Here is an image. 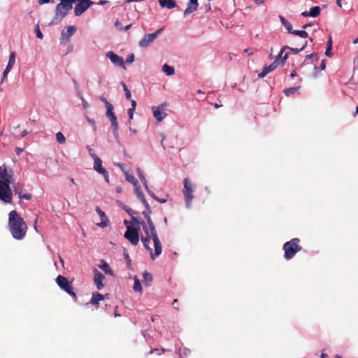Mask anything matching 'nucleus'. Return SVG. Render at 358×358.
Instances as JSON below:
<instances>
[{
  "label": "nucleus",
  "mask_w": 358,
  "mask_h": 358,
  "mask_svg": "<svg viewBox=\"0 0 358 358\" xmlns=\"http://www.w3.org/2000/svg\"><path fill=\"white\" fill-rule=\"evenodd\" d=\"M142 226L145 236H141V240L145 248L150 252L152 259H155L162 252V243L158 238L155 226H145V222L142 220L140 226Z\"/></svg>",
  "instance_id": "obj_1"
},
{
  "label": "nucleus",
  "mask_w": 358,
  "mask_h": 358,
  "mask_svg": "<svg viewBox=\"0 0 358 358\" xmlns=\"http://www.w3.org/2000/svg\"><path fill=\"white\" fill-rule=\"evenodd\" d=\"M8 227L15 239L22 240L26 235L27 227L22 217L16 210H12L8 215Z\"/></svg>",
  "instance_id": "obj_2"
},
{
  "label": "nucleus",
  "mask_w": 358,
  "mask_h": 358,
  "mask_svg": "<svg viewBox=\"0 0 358 358\" xmlns=\"http://www.w3.org/2000/svg\"><path fill=\"white\" fill-rule=\"evenodd\" d=\"M59 1L60 2L56 6L55 16L50 23L51 25L59 24L73 8V1L71 0Z\"/></svg>",
  "instance_id": "obj_3"
},
{
  "label": "nucleus",
  "mask_w": 358,
  "mask_h": 358,
  "mask_svg": "<svg viewBox=\"0 0 358 358\" xmlns=\"http://www.w3.org/2000/svg\"><path fill=\"white\" fill-rule=\"evenodd\" d=\"M300 239L294 238L289 241H287L283 245V250L285 252L284 257L286 259H292L295 255L301 250L302 247L299 245Z\"/></svg>",
  "instance_id": "obj_4"
},
{
  "label": "nucleus",
  "mask_w": 358,
  "mask_h": 358,
  "mask_svg": "<svg viewBox=\"0 0 358 358\" xmlns=\"http://www.w3.org/2000/svg\"><path fill=\"white\" fill-rule=\"evenodd\" d=\"M140 224H132V226H127L124 233V238L133 245H137L139 242Z\"/></svg>",
  "instance_id": "obj_5"
},
{
  "label": "nucleus",
  "mask_w": 358,
  "mask_h": 358,
  "mask_svg": "<svg viewBox=\"0 0 358 358\" xmlns=\"http://www.w3.org/2000/svg\"><path fill=\"white\" fill-rule=\"evenodd\" d=\"M56 282L62 289L71 295L75 301H77L78 298L76 292L73 291L72 284L69 282L66 277L59 275L56 278Z\"/></svg>",
  "instance_id": "obj_6"
},
{
  "label": "nucleus",
  "mask_w": 358,
  "mask_h": 358,
  "mask_svg": "<svg viewBox=\"0 0 358 358\" xmlns=\"http://www.w3.org/2000/svg\"><path fill=\"white\" fill-rule=\"evenodd\" d=\"M183 182V194L185 196V204L186 206L189 208L191 206L192 199L194 198V185L192 184L191 181L188 178H185Z\"/></svg>",
  "instance_id": "obj_7"
},
{
  "label": "nucleus",
  "mask_w": 358,
  "mask_h": 358,
  "mask_svg": "<svg viewBox=\"0 0 358 358\" xmlns=\"http://www.w3.org/2000/svg\"><path fill=\"white\" fill-rule=\"evenodd\" d=\"M78 1L74 8V13L76 16L81 15L88 8L94 4L90 0H73V3Z\"/></svg>",
  "instance_id": "obj_8"
},
{
  "label": "nucleus",
  "mask_w": 358,
  "mask_h": 358,
  "mask_svg": "<svg viewBox=\"0 0 358 358\" xmlns=\"http://www.w3.org/2000/svg\"><path fill=\"white\" fill-rule=\"evenodd\" d=\"M13 173L11 169H8L5 164L0 166L1 182H13Z\"/></svg>",
  "instance_id": "obj_9"
},
{
  "label": "nucleus",
  "mask_w": 358,
  "mask_h": 358,
  "mask_svg": "<svg viewBox=\"0 0 358 358\" xmlns=\"http://www.w3.org/2000/svg\"><path fill=\"white\" fill-rule=\"evenodd\" d=\"M162 30L163 28H161L152 34H145L143 36V38L139 41V46L141 48L148 47L150 44H151L153 42V41L157 37V36L161 33Z\"/></svg>",
  "instance_id": "obj_10"
},
{
  "label": "nucleus",
  "mask_w": 358,
  "mask_h": 358,
  "mask_svg": "<svg viewBox=\"0 0 358 358\" xmlns=\"http://www.w3.org/2000/svg\"><path fill=\"white\" fill-rule=\"evenodd\" d=\"M106 56L108 58L110 62L115 66L122 67L124 69H126V66L124 63L123 58L118 56L113 51H108L106 52Z\"/></svg>",
  "instance_id": "obj_11"
},
{
  "label": "nucleus",
  "mask_w": 358,
  "mask_h": 358,
  "mask_svg": "<svg viewBox=\"0 0 358 358\" xmlns=\"http://www.w3.org/2000/svg\"><path fill=\"white\" fill-rule=\"evenodd\" d=\"M94 161V169L98 173L103 175L106 180L108 182V174L107 171L102 167V161L99 157H96V158L93 159Z\"/></svg>",
  "instance_id": "obj_12"
},
{
  "label": "nucleus",
  "mask_w": 358,
  "mask_h": 358,
  "mask_svg": "<svg viewBox=\"0 0 358 358\" xmlns=\"http://www.w3.org/2000/svg\"><path fill=\"white\" fill-rule=\"evenodd\" d=\"M94 282L96 286V288L100 290L104 287L103 280H105V276L97 269H94Z\"/></svg>",
  "instance_id": "obj_13"
},
{
  "label": "nucleus",
  "mask_w": 358,
  "mask_h": 358,
  "mask_svg": "<svg viewBox=\"0 0 358 358\" xmlns=\"http://www.w3.org/2000/svg\"><path fill=\"white\" fill-rule=\"evenodd\" d=\"M95 210L99 215L101 220V222L96 224L97 226L102 228L107 227L109 224V219L106 215V213L99 206L96 207Z\"/></svg>",
  "instance_id": "obj_14"
},
{
  "label": "nucleus",
  "mask_w": 358,
  "mask_h": 358,
  "mask_svg": "<svg viewBox=\"0 0 358 358\" xmlns=\"http://www.w3.org/2000/svg\"><path fill=\"white\" fill-rule=\"evenodd\" d=\"M76 27L75 26H69L64 29L62 31V38L69 41V38L76 33Z\"/></svg>",
  "instance_id": "obj_15"
},
{
  "label": "nucleus",
  "mask_w": 358,
  "mask_h": 358,
  "mask_svg": "<svg viewBox=\"0 0 358 358\" xmlns=\"http://www.w3.org/2000/svg\"><path fill=\"white\" fill-rule=\"evenodd\" d=\"M198 0H189L187 8L184 11V17H186L198 8Z\"/></svg>",
  "instance_id": "obj_16"
},
{
  "label": "nucleus",
  "mask_w": 358,
  "mask_h": 358,
  "mask_svg": "<svg viewBox=\"0 0 358 358\" xmlns=\"http://www.w3.org/2000/svg\"><path fill=\"white\" fill-rule=\"evenodd\" d=\"M278 65V62H277V59H275L269 66H264L262 71L260 73H259L258 77L259 78L265 77L268 73L275 70L277 68Z\"/></svg>",
  "instance_id": "obj_17"
},
{
  "label": "nucleus",
  "mask_w": 358,
  "mask_h": 358,
  "mask_svg": "<svg viewBox=\"0 0 358 358\" xmlns=\"http://www.w3.org/2000/svg\"><path fill=\"white\" fill-rule=\"evenodd\" d=\"M164 104H162L159 107H152V111L155 118L159 121L161 122L166 115V114L162 111V109L161 107H162Z\"/></svg>",
  "instance_id": "obj_18"
},
{
  "label": "nucleus",
  "mask_w": 358,
  "mask_h": 358,
  "mask_svg": "<svg viewBox=\"0 0 358 358\" xmlns=\"http://www.w3.org/2000/svg\"><path fill=\"white\" fill-rule=\"evenodd\" d=\"M320 6H313L312 7L309 11H303L301 13V15L303 17H316L320 14Z\"/></svg>",
  "instance_id": "obj_19"
},
{
  "label": "nucleus",
  "mask_w": 358,
  "mask_h": 358,
  "mask_svg": "<svg viewBox=\"0 0 358 358\" xmlns=\"http://www.w3.org/2000/svg\"><path fill=\"white\" fill-rule=\"evenodd\" d=\"M126 212L130 215L132 219L131 224H140V220L138 217V213L129 207H124Z\"/></svg>",
  "instance_id": "obj_20"
},
{
  "label": "nucleus",
  "mask_w": 358,
  "mask_h": 358,
  "mask_svg": "<svg viewBox=\"0 0 358 358\" xmlns=\"http://www.w3.org/2000/svg\"><path fill=\"white\" fill-rule=\"evenodd\" d=\"M159 3L162 8L166 7L169 9L173 8L176 6V3L174 0H159Z\"/></svg>",
  "instance_id": "obj_21"
},
{
  "label": "nucleus",
  "mask_w": 358,
  "mask_h": 358,
  "mask_svg": "<svg viewBox=\"0 0 358 358\" xmlns=\"http://www.w3.org/2000/svg\"><path fill=\"white\" fill-rule=\"evenodd\" d=\"M105 298V296L101 294H99V293H94L92 294V296L91 298V301H90V303L93 305H96L98 306L99 303L100 301H102Z\"/></svg>",
  "instance_id": "obj_22"
},
{
  "label": "nucleus",
  "mask_w": 358,
  "mask_h": 358,
  "mask_svg": "<svg viewBox=\"0 0 358 358\" xmlns=\"http://www.w3.org/2000/svg\"><path fill=\"white\" fill-rule=\"evenodd\" d=\"M126 180L129 181V182L132 183L134 187H137L138 183V181L135 178L134 176L132 173L126 172L125 173Z\"/></svg>",
  "instance_id": "obj_23"
},
{
  "label": "nucleus",
  "mask_w": 358,
  "mask_h": 358,
  "mask_svg": "<svg viewBox=\"0 0 358 358\" xmlns=\"http://www.w3.org/2000/svg\"><path fill=\"white\" fill-rule=\"evenodd\" d=\"M99 267L101 269H102L105 273L113 275V271L111 270L109 264L106 262L102 261V264L99 265Z\"/></svg>",
  "instance_id": "obj_24"
},
{
  "label": "nucleus",
  "mask_w": 358,
  "mask_h": 358,
  "mask_svg": "<svg viewBox=\"0 0 358 358\" xmlns=\"http://www.w3.org/2000/svg\"><path fill=\"white\" fill-rule=\"evenodd\" d=\"M13 189L14 192L19 196L21 193H22L24 184L21 182L13 183Z\"/></svg>",
  "instance_id": "obj_25"
},
{
  "label": "nucleus",
  "mask_w": 358,
  "mask_h": 358,
  "mask_svg": "<svg viewBox=\"0 0 358 358\" xmlns=\"http://www.w3.org/2000/svg\"><path fill=\"white\" fill-rule=\"evenodd\" d=\"M280 22H282V24H283V26L286 28V29L289 33L292 34L293 31L292 24L289 21H287L284 17H282L281 15H280Z\"/></svg>",
  "instance_id": "obj_26"
},
{
  "label": "nucleus",
  "mask_w": 358,
  "mask_h": 358,
  "mask_svg": "<svg viewBox=\"0 0 358 358\" xmlns=\"http://www.w3.org/2000/svg\"><path fill=\"white\" fill-rule=\"evenodd\" d=\"M137 174H138V176L139 177L141 181L143 184L146 191H148V189H150L148 186L147 180L143 175V172L140 168L137 169Z\"/></svg>",
  "instance_id": "obj_27"
},
{
  "label": "nucleus",
  "mask_w": 358,
  "mask_h": 358,
  "mask_svg": "<svg viewBox=\"0 0 358 358\" xmlns=\"http://www.w3.org/2000/svg\"><path fill=\"white\" fill-rule=\"evenodd\" d=\"M162 70L167 76H172L175 73V69L168 64H164L162 67Z\"/></svg>",
  "instance_id": "obj_28"
},
{
  "label": "nucleus",
  "mask_w": 358,
  "mask_h": 358,
  "mask_svg": "<svg viewBox=\"0 0 358 358\" xmlns=\"http://www.w3.org/2000/svg\"><path fill=\"white\" fill-rule=\"evenodd\" d=\"M113 110V105L108 106L106 108V116L109 118L110 120L116 117V116Z\"/></svg>",
  "instance_id": "obj_29"
},
{
  "label": "nucleus",
  "mask_w": 358,
  "mask_h": 358,
  "mask_svg": "<svg viewBox=\"0 0 358 358\" xmlns=\"http://www.w3.org/2000/svg\"><path fill=\"white\" fill-rule=\"evenodd\" d=\"M292 34L299 36L303 38H306L308 36V34L304 29L300 30V31L299 30H293Z\"/></svg>",
  "instance_id": "obj_30"
},
{
  "label": "nucleus",
  "mask_w": 358,
  "mask_h": 358,
  "mask_svg": "<svg viewBox=\"0 0 358 358\" xmlns=\"http://www.w3.org/2000/svg\"><path fill=\"white\" fill-rule=\"evenodd\" d=\"M56 140L60 144H64L66 142V138L61 131H58L56 134Z\"/></svg>",
  "instance_id": "obj_31"
},
{
  "label": "nucleus",
  "mask_w": 358,
  "mask_h": 358,
  "mask_svg": "<svg viewBox=\"0 0 358 358\" xmlns=\"http://www.w3.org/2000/svg\"><path fill=\"white\" fill-rule=\"evenodd\" d=\"M134 290L136 292H141L142 291V287L141 284L138 279L135 278L134 279Z\"/></svg>",
  "instance_id": "obj_32"
},
{
  "label": "nucleus",
  "mask_w": 358,
  "mask_h": 358,
  "mask_svg": "<svg viewBox=\"0 0 358 358\" xmlns=\"http://www.w3.org/2000/svg\"><path fill=\"white\" fill-rule=\"evenodd\" d=\"M147 192L155 200L159 201L161 203H166L167 199H159L150 189H148Z\"/></svg>",
  "instance_id": "obj_33"
},
{
  "label": "nucleus",
  "mask_w": 358,
  "mask_h": 358,
  "mask_svg": "<svg viewBox=\"0 0 358 358\" xmlns=\"http://www.w3.org/2000/svg\"><path fill=\"white\" fill-rule=\"evenodd\" d=\"M299 88V87H289V88L285 89L283 92L286 96H289L291 94H294Z\"/></svg>",
  "instance_id": "obj_34"
},
{
  "label": "nucleus",
  "mask_w": 358,
  "mask_h": 358,
  "mask_svg": "<svg viewBox=\"0 0 358 358\" xmlns=\"http://www.w3.org/2000/svg\"><path fill=\"white\" fill-rule=\"evenodd\" d=\"M121 84H122V86L123 87L124 91L127 99L131 100V92L129 90V89L127 88L126 84L124 82H122Z\"/></svg>",
  "instance_id": "obj_35"
},
{
  "label": "nucleus",
  "mask_w": 358,
  "mask_h": 358,
  "mask_svg": "<svg viewBox=\"0 0 358 358\" xmlns=\"http://www.w3.org/2000/svg\"><path fill=\"white\" fill-rule=\"evenodd\" d=\"M15 52H12L10 55L9 60H8L7 65H8L9 67H13L15 64Z\"/></svg>",
  "instance_id": "obj_36"
},
{
  "label": "nucleus",
  "mask_w": 358,
  "mask_h": 358,
  "mask_svg": "<svg viewBox=\"0 0 358 358\" xmlns=\"http://www.w3.org/2000/svg\"><path fill=\"white\" fill-rule=\"evenodd\" d=\"M111 122V127L114 133H116L118 130V122L117 117L110 120Z\"/></svg>",
  "instance_id": "obj_37"
},
{
  "label": "nucleus",
  "mask_w": 358,
  "mask_h": 358,
  "mask_svg": "<svg viewBox=\"0 0 358 358\" xmlns=\"http://www.w3.org/2000/svg\"><path fill=\"white\" fill-rule=\"evenodd\" d=\"M306 46H307V42H306L301 48H294L289 47V48H288V49L290 50V51L292 53L298 54L299 52L303 50Z\"/></svg>",
  "instance_id": "obj_38"
},
{
  "label": "nucleus",
  "mask_w": 358,
  "mask_h": 358,
  "mask_svg": "<svg viewBox=\"0 0 358 358\" xmlns=\"http://www.w3.org/2000/svg\"><path fill=\"white\" fill-rule=\"evenodd\" d=\"M134 188H135V193L136 194L137 196L140 199L145 198V195L143 194V192L141 191L139 184L138 185L137 187H134Z\"/></svg>",
  "instance_id": "obj_39"
},
{
  "label": "nucleus",
  "mask_w": 358,
  "mask_h": 358,
  "mask_svg": "<svg viewBox=\"0 0 358 358\" xmlns=\"http://www.w3.org/2000/svg\"><path fill=\"white\" fill-rule=\"evenodd\" d=\"M19 199H26V200H30L31 198H32V196L31 194H29V193H21L19 196H18Z\"/></svg>",
  "instance_id": "obj_40"
},
{
  "label": "nucleus",
  "mask_w": 358,
  "mask_h": 358,
  "mask_svg": "<svg viewBox=\"0 0 358 358\" xmlns=\"http://www.w3.org/2000/svg\"><path fill=\"white\" fill-rule=\"evenodd\" d=\"M143 278H144V280L145 281L149 282H152V275L150 273H149L148 272L145 271V272L143 273Z\"/></svg>",
  "instance_id": "obj_41"
},
{
  "label": "nucleus",
  "mask_w": 358,
  "mask_h": 358,
  "mask_svg": "<svg viewBox=\"0 0 358 358\" xmlns=\"http://www.w3.org/2000/svg\"><path fill=\"white\" fill-rule=\"evenodd\" d=\"M35 33H36V35L37 38H38L40 39L43 38V35L41 33V30L39 29V26L38 24L35 27Z\"/></svg>",
  "instance_id": "obj_42"
},
{
  "label": "nucleus",
  "mask_w": 358,
  "mask_h": 358,
  "mask_svg": "<svg viewBox=\"0 0 358 358\" xmlns=\"http://www.w3.org/2000/svg\"><path fill=\"white\" fill-rule=\"evenodd\" d=\"M87 150H88V152H89V154L90 155V156H91L93 159L96 158V157H98V156L95 154V152H94V150H93V149H92L90 145H87Z\"/></svg>",
  "instance_id": "obj_43"
},
{
  "label": "nucleus",
  "mask_w": 358,
  "mask_h": 358,
  "mask_svg": "<svg viewBox=\"0 0 358 358\" xmlns=\"http://www.w3.org/2000/svg\"><path fill=\"white\" fill-rule=\"evenodd\" d=\"M134 61V54H130L127 56V59H126V62L127 64H131L133 63Z\"/></svg>",
  "instance_id": "obj_44"
},
{
  "label": "nucleus",
  "mask_w": 358,
  "mask_h": 358,
  "mask_svg": "<svg viewBox=\"0 0 358 358\" xmlns=\"http://www.w3.org/2000/svg\"><path fill=\"white\" fill-rule=\"evenodd\" d=\"M99 99L105 103L106 108L112 106V104L104 96H100Z\"/></svg>",
  "instance_id": "obj_45"
},
{
  "label": "nucleus",
  "mask_w": 358,
  "mask_h": 358,
  "mask_svg": "<svg viewBox=\"0 0 358 358\" xmlns=\"http://www.w3.org/2000/svg\"><path fill=\"white\" fill-rule=\"evenodd\" d=\"M13 67H9L8 65H7L6 69L4 70V72H3V78H2V80H1V82H3V80L4 79V78L7 76V74L8 73V72L10 71V69H12Z\"/></svg>",
  "instance_id": "obj_46"
},
{
  "label": "nucleus",
  "mask_w": 358,
  "mask_h": 358,
  "mask_svg": "<svg viewBox=\"0 0 358 358\" xmlns=\"http://www.w3.org/2000/svg\"><path fill=\"white\" fill-rule=\"evenodd\" d=\"M134 110H135L134 108H129L128 110L127 113H128V115H129V120L133 119Z\"/></svg>",
  "instance_id": "obj_47"
},
{
  "label": "nucleus",
  "mask_w": 358,
  "mask_h": 358,
  "mask_svg": "<svg viewBox=\"0 0 358 358\" xmlns=\"http://www.w3.org/2000/svg\"><path fill=\"white\" fill-rule=\"evenodd\" d=\"M115 27H116L118 30H120V31H122V30H123V29H124V28L122 27V23H121L120 21H118V20H117V21L115 22Z\"/></svg>",
  "instance_id": "obj_48"
},
{
  "label": "nucleus",
  "mask_w": 358,
  "mask_h": 358,
  "mask_svg": "<svg viewBox=\"0 0 358 358\" xmlns=\"http://www.w3.org/2000/svg\"><path fill=\"white\" fill-rule=\"evenodd\" d=\"M287 48H289V46L285 45V46H283V47L282 48V49L280 50V53H279V55H278V57L276 58L277 61L278 60V59H279L280 57H282V54H283L284 51H285V50H287Z\"/></svg>",
  "instance_id": "obj_49"
},
{
  "label": "nucleus",
  "mask_w": 358,
  "mask_h": 358,
  "mask_svg": "<svg viewBox=\"0 0 358 358\" xmlns=\"http://www.w3.org/2000/svg\"><path fill=\"white\" fill-rule=\"evenodd\" d=\"M141 201H142V203H143V205L146 208V210H151L148 203L147 202V201L145 199V197L143 198L142 199H141Z\"/></svg>",
  "instance_id": "obj_50"
},
{
  "label": "nucleus",
  "mask_w": 358,
  "mask_h": 358,
  "mask_svg": "<svg viewBox=\"0 0 358 358\" xmlns=\"http://www.w3.org/2000/svg\"><path fill=\"white\" fill-rule=\"evenodd\" d=\"M332 48L331 47H327V50L325 51V55L327 57H331L332 55L331 54Z\"/></svg>",
  "instance_id": "obj_51"
},
{
  "label": "nucleus",
  "mask_w": 358,
  "mask_h": 358,
  "mask_svg": "<svg viewBox=\"0 0 358 358\" xmlns=\"http://www.w3.org/2000/svg\"><path fill=\"white\" fill-rule=\"evenodd\" d=\"M146 221L145 226H155L151 217H147Z\"/></svg>",
  "instance_id": "obj_52"
},
{
  "label": "nucleus",
  "mask_w": 358,
  "mask_h": 358,
  "mask_svg": "<svg viewBox=\"0 0 358 358\" xmlns=\"http://www.w3.org/2000/svg\"><path fill=\"white\" fill-rule=\"evenodd\" d=\"M150 213H151V210H146L143 212V215L145 219H147V217H150Z\"/></svg>",
  "instance_id": "obj_53"
},
{
  "label": "nucleus",
  "mask_w": 358,
  "mask_h": 358,
  "mask_svg": "<svg viewBox=\"0 0 358 358\" xmlns=\"http://www.w3.org/2000/svg\"><path fill=\"white\" fill-rule=\"evenodd\" d=\"M287 58H288V54H287V53H286V54L282 57V60H281V64H282V66L285 64V62H286V61H287Z\"/></svg>",
  "instance_id": "obj_54"
},
{
  "label": "nucleus",
  "mask_w": 358,
  "mask_h": 358,
  "mask_svg": "<svg viewBox=\"0 0 358 358\" xmlns=\"http://www.w3.org/2000/svg\"><path fill=\"white\" fill-rule=\"evenodd\" d=\"M23 151H24V149L21 148H16L15 150V152L17 155H20Z\"/></svg>",
  "instance_id": "obj_55"
},
{
  "label": "nucleus",
  "mask_w": 358,
  "mask_h": 358,
  "mask_svg": "<svg viewBox=\"0 0 358 358\" xmlns=\"http://www.w3.org/2000/svg\"><path fill=\"white\" fill-rule=\"evenodd\" d=\"M173 306H174V308L176 309V310H179V307H178V299H175L173 300Z\"/></svg>",
  "instance_id": "obj_56"
},
{
  "label": "nucleus",
  "mask_w": 358,
  "mask_h": 358,
  "mask_svg": "<svg viewBox=\"0 0 358 358\" xmlns=\"http://www.w3.org/2000/svg\"><path fill=\"white\" fill-rule=\"evenodd\" d=\"M244 52L248 53L249 55H252L254 53L252 49L250 48L245 49Z\"/></svg>",
  "instance_id": "obj_57"
},
{
  "label": "nucleus",
  "mask_w": 358,
  "mask_h": 358,
  "mask_svg": "<svg viewBox=\"0 0 358 358\" xmlns=\"http://www.w3.org/2000/svg\"><path fill=\"white\" fill-rule=\"evenodd\" d=\"M82 99V103H83V106L85 108H87L89 107V104L83 98L81 97Z\"/></svg>",
  "instance_id": "obj_58"
},
{
  "label": "nucleus",
  "mask_w": 358,
  "mask_h": 358,
  "mask_svg": "<svg viewBox=\"0 0 358 358\" xmlns=\"http://www.w3.org/2000/svg\"><path fill=\"white\" fill-rule=\"evenodd\" d=\"M316 57V54L315 53H313V54H310V55H306V59L308 60V59H312L313 57Z\"/></svg>",
  "instance_id": "obj_59"
},
{
  "label": "nucleus",
  "mask_w": 358,
  "mask_h": 358,
  "mask_svg": "<svg viewBox=\"0 0 358 358\" xmlns=\"http://www.w3.org/2000/svg\"><path fill=\"white\" fill-rule=\"evenodd\" d=\"M50 1V0H38V3L39 5H43L44 3H48Z\"/></svg>",
  "instance_id": "obj_60"
},
{
  "label": "nucleus",
  "mask_w": 358,
  "mask_h": 358,
  "mask_svg": "<svg viewBox=\"0 0 358 358\" xmlns=\"http://www.w3.org/2000/svg\"><path fill=\"white\" fill-rule=\"evenodd\" d=\"M130 101H131V108H134V109H136V101H134V100H132L131 99V100H130Z\"/></svg>",
  "instance_id": "obj_61"
},
{
  "label": "nucleus",
  "mask_w": 358,
  "mask_h": 358,
  "mask_svg": "<svg viewBox=\"0 0 358 358\" xmlns=\"http://www.w3.org/2000/svg\"><path fill=\"white\" fill-rule=\"evenodd\" d=\"M124 257H125V259L127 261V264H131V259H130L129 256V255L127 253L124 254Z\"/></svg>",
  "instance_id": "obj_62"
},
{
  "label": "nucleus",
  "mask_w": 358,
  "mask_h": 358,
  "mask_svg": "<svg viewBox=\"0 0 358 358\" xmlns=\"http://www.w3.org/2000/svg\"><path fill=\"white\" fill-rule=\"evenodd\" d=\"M327 47H331L332 48V39H331V36L329 38V40L327 41Z\"/></svg>",
  "instance_id": "obj_63"
},
{
  "label": "nucleus",
  "mask_w": 358,
  "mask_h": 358,
  "mask_svg": "<svg viewBox=\"0 0 358 358\" xmlns=\"http://www.w3.org/2000/svg\"><path fill=\"white\" fill-rule=\"evenodd\" d=\"M131 222H129L127 220L124 221V224H125L126 227L127 228V226H132V224H131Z\"/></svg>",
  "instance_id": "obj_64"
}]
</instances>
